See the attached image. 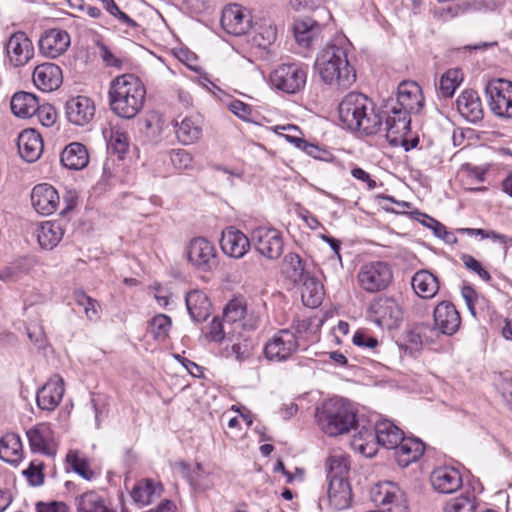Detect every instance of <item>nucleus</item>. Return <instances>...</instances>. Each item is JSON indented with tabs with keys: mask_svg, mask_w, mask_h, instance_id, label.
Here are the masks:
<instances>
[{
	"mask_svg": "<svg viewBox=\"0 0 512 512\" xmlns=\"http://www.w3.org/2000/svg\"><path fill=\"white\" fill-rule=\"evenodd\" d=\"M129 137L126 132L112 129L109 137L108 148L122 157L128 151Z\"/></svg>",
	"mask_w": 512,
	"mask_h": 512,
	"instance_id": "nucleus-55",
	"label": "nucleus"
},
{
	"mask_svg": "<svg viewBox=\"0 0 512 512\" xmlns=\"http://www.w3.org/2000/svg\"><path fill=\"white\" fill-rule=\"evenodd\" d=\"M368 318L383 329L398 328L403 320V310L393 298L385 295L373 299L367 309Z\"/></svg>",
	"mask_w": 512,
	"mask_h": 512,
	"instance_id": "nucleus-10",
	"label": "nucleus"
},
{
	"mask_svg": "<svg viewBox=\"0 0 512 512\" xmlns=\"http://www.w3.org/2000/svg\"><path fill=\"white\" fill-rule=\"evenodd\" d=\"M223 320L236 332L238 329L254 330L258 327L259 316L254 311H248L242 298L230 300L223 310Z\"/></svg>",
	"mask_w": 512,
	"mask_h": 512,
	"instance_id": "nucleus-13",
	"label": "nucleus"
},
{
	"mask_svg": "<svg viewBox=\"0 0 512 512\" xmlns=\"http://www.w3.org/2000/svg\"><path fill=\"white\" fill-rule=\"evenodd\" d=\"M301 288V298L305 306L316 308L322 303L324 296L323 285L314 277L306 276Z\"/></svg>",
	"mask_w": 512,
	"mask_h": 512,
	"instance_id": "nucleus-42",
	"label": "nucleus"
},
{
	"mask_svg": "<svg viewBox=\"0 0 512 512\" xmlns=\"http://www.w3.org/2000/svg\"><path fill=\"white\" fill-rule=\"evenodd\" d=\"M461 260H462L464 266L468 270L476 273L482 280H484L486 282L491 280V276H490L489 272L487 270H485L482 267L481 263L477 259H475L473 256H471L469 254H463L461 256Z\"/></svg>",
	"mask_w": 512,
	"mask_h": 512,
	"instance_id": "nucleus-60",
	"label": "nucleus"
},
{
	"mask_svg": "<svg viewBox=\"0 0 512 512\" xmlns=\"http://www.w3.org/2000/svg\"><path fill=\"white\" fill-rule=\"evenodd\" d=\"M354 345L366 350L372 355L380 354L383 348V342L372 336L366 330H357L352 337Z\"/></svg>",
	"mask_w": 512,
	"mask_h": 512,
	"instance_id": "nucleus-47",
	"label": "nucleus"
},
{
	"mask_svg": "<svg viewBox=\"0 0 512 512\" xmlns=\"http://www.w3.org/2000/svg\"><path fill=\"white\" fill-rule=\"evenodd\" d=\"M498 3L495 0H469L457 4L455 14L470 12H493L497 10Z\"/></svg>",
	"mask_w": 512,
	"mask_h": 512,
	"instance_id": "nucleus-51",
	"label": "nucleus"
},
{
	"mask_svg": "<svg viewBox=\"0 0 512 512\" xmlns=\"http://www.w3.org/2000/svg\"><path fill=\"white\" fill-rule=\"evenodd\" d=\"M144 124L147 132L153 136L160 135L166 126L163 115L157 111L149 112L144 120Z\"/></svg>",
	"mask_w": 512,
	"mask_h": 512,
	"instance_id": "nucleus-58",
	"label": "nucleus"
},
{
	"mask_svg": "<svg viewBox=\"0 0 512 512\" xmlns=\"http://www.w3.org/2000/svg\"><path fill=\"white\" fill-rule=\"evenodd\" d=\"M226 337L232 340L234 331L224 320L221 321L218 318H214L209 325V332L206 334V338L213 342H221Z\"/></svg>",
	"mask_w": 512,
	"mask_h": 512,
	"instance_id": "nucleus-53",
	"label": "nucleus"
},
{
	"mask_svg": "<svg viewBox=\"0 0 512 512\" xmlns=\"http://www.w3.org/2000/svg\"><path fill=\"white\" fill-rule=\"evenodd\" d=\"M411 286L422 299H432L439 291L438 278L428 270L417 271L411 279Z\"/></svg>",
	"mask_w": 512,
	"mask_h": 512,
	"instance_id": "nucleus-34",
	"label": "nucleus"
},
{
	"mask_svg": "<svg viewBox=\"0 0 512 512\" xmlns=\"http://www.w3.org/2000/svg\"><path fill=\"white\" fill-rule=\"evenodd\" d=\"M479 502L474 494H468L451 499L445 506L444 512H476Z\"/></svg>",
	"mask_w": 512,
	"mask_h": 512,
	"instance_id": "nucleus-48",
	"label": "nucleus"
},
{
	"mask_svg": "<svg viewBox=\"0 0 512 512\" xmlns=\"http://www.w3.org/2000/svg\"><path fill=\"white\" fill-rule=\"evenodd\" d=\"M60 161L70 170H81L89 163L88 150L82 143H70L62 151Z\"/></svg>",
	"mask_w": 512,
	"mask_h": 512,
	"instance_id": "nucleus-35",
	"label": "nucleus"
},
{
	"mask_svg": "<svg viewBox=\"0 0 512 512\" xmlns=\"http://www.w3.org/2000/svg\"><path fill=\"white\" fill-rule=\"evenodd\" d=\"M273 131L283 136L288 142L298 147H307L306 141L301 137L300 129L295 125H277L273 127Z\"/></svg>",
	"mask_w": 512,
	"mask_h": 512,
	"instance_id": "nucleus-54",
	"label": "nucleus"
},
{
	"mask_svg": "<svg viewBox=\"0 0 512 512\" xmlns=\"http://www.w3.org/2000/svg\"><path fill=\"white\" fill-rule=\"evenodd\" d=\"M39 109L37 97L29 92H17L11 99V110L13 114L20 118H29L35 115Z\"/></svg>",
	"mask_w": 512,
	"mask_h": 512,
	"instance_id": "nucleus-39",
	"label": "nucleus"
},
{
	"mask_svg": "<svg viewBox=\"0 0 512 512\" xmlns=\"http://www.w3.org/2000/svg\"><path fill=\"white\" fill-rule=\"evenodd\" d=\"M284 266L289 277L295 282H301L307 275L305 265L296 253H288L284 257Z\"/></svg>",
	"mask_w": 512,
	"mask_h": 512,
	"instance_id": "nucleus-49",
	"label": "nucleus"
},
{
	"mask_svg": "<svg viewBox=\"0 0 512 512\" xmlns=\"http://www.w3.org/2000/svg\"><path fill=\"white\" fill-rule=\"evenodd\" d=\"M68 507L63 502H38L36 504V512H67Z\"/></svg>",
	"mask_w": 512,
	"mask_h": 512,
	"instance_id": "nucleus-64",
	"label": "nucleus"
},
{
	"mask_svg": "<svg viewBox=\"0 0 512 512\" xmlns=\"http://www.w3.org/2000/svg\"><path fill=\"white\" fill-rule=\"evenodd\" d=\"M176 137L183 145L198 142L203 134L202 120L199 116H187L176 123Z\"/></svg>",
	"mask_w": 512,
	"mask_h": 512,
	"instance_id": "nucleus-33",
	"label": "nucleus"
},
{
	"mask_svg": "<svg viewBox=\"0 0 512 512\" xmlns=\"http://www.w3.org/2000/svg\"><path fill=\"white\" fill-rule=\"evenodd\" d=\"M277 38V30L271 23L260 24L253 36V42L260 48H267L275 42Z\"/></svg>",
	"mask_w": 512,
	"mask_h": 512,
	"instance_id": "nucleus-52",
	"label": "nucleus"
},
{
	"mask_svg": "<svg viewBox=\"0 0 512 512\" xmlns=\"http://www.w3.org/2000/svg\"><path fill=\"white\" fill-rule=\"evenodd\" d=\"M77 512H114L96 491H87L75 499Z\"/></svg>",
	"mask_w": 512,
	"mask_h": 512,
	"instance_id": "nucleus-41",
	"label": "nucleus"
},
{
	"mask_svg": "<svg viewBox=\"0 0 512 512\" xmlns=\"http://www.w3.org/2000/svg\"><path fill=\"white\" fill-rule=\"evenodd\" d=\"M315 419L323 433L335 437L346 434L355 428L357 412L347 399L333 397L316 407Z\"/></svg>",
	"mask_w": 512,
	"mask_h": 512,
	"instance_id": "nucleus-5",
	"label": "nucleus"
},
{
	"mask_svg": "<svg viewBox=\"0 0 512 512\" xmlns=\"http://www.w3.org/2000/svg\"><path fill=\"white\" fill-rule=\"evenodd\" d=\"M435 326L418 324L409 333L411 342L417 344L433 342L439 333L452 335L460 327L461 317L455 306L449 302H440L434 309Z\"/></svg>",
	"mask_w": 512,
	"mask_h": 512,
	"instance_id": "nucleus-6",
	"label": "nucleus"
},
{
	"mask_svg": "<svg viewBox=\"0 0 512 512\" xmlns=\"http://www.w3.org/2000/svg\"><path fill=\"white\" fill-rule=\"evenodd\" d=\"M424 107L422 88L414 81H403L398 85L396 99H388L382 106L385 116V136L392 145H398L410 132L411 114Z\"/></svg>",
	"mask_w": 512,
	"mask_h": 512,
	"instance_id": "nucleus-1",
	"label": "nucleus"
},
{
	"mask_svg": "<svg viewBox=\"0 0 512 512\" xmlns=\"http://www.w3.org/2000/svg\"><path fill=\"white\" fill-rule=\"evenodd\" d=\"M186 255L189 263L201 272H210L218 265L215 246L203 237H196L189 242Z\"/></svg>",
	"mask_w": 512,
	"mask_h": 512,
	"instance_id": "nucleus-12",
	"label": "nucleus"
},
{
	"mask_svg": "<svg viewBox=\"0 0 512 512\" xmlns=\"http://www.w3.org/2000/svg\"><path fill=\"white\" fill-rule=\"evenodd\" d=\"M64 229L61 224L55 221L43 222L37 230V239L40 246L52 250L62 240Z\"/></svg>",
	"mask_w": 512,
	"mask_h": 512,
	"instance_id": "nucleus-40",
	"label": "nucleus"
},
{
	"mask_svg": "<svg viewBox=\"0 0 512 512\" xmlns=\"http://www.w3.org/2000/svg\"><path fill=\"white\" fill-rule=\"evenodd\" d=\"M298 347L296 334L289 329H281L267 341L264 354L269 361L284 362L298 350Z\"/></svg>",
	"mask_w": 512,
	"mask_h": 512,
	"instance_id": "nucleus-14",
	"label": "nucleus"
},
{
	"mask_svg": "<svg viewBox=\"0 0 512 512\" xmlns=\"http://www.w3.org/2000/svg\"><path fill=\"white\" fill-rule=\"evenodd\" d=\"M34 85L43 92L57 90L63 82L61 68L54 63L37 65L32 75Z\"/></svg>",
	"mask_w": 512,
	"mask_h": 512,
	"instance_id": "nucleus-22",
	"label": "nucleus"
},
{
	"mask_svg": "<svg viewBox=\"0 0 512 512\" xmlns=\"http://www.w3.org/2000/svg\"><path fill=\"white\" fill-rule=\"evenodd\" d=\"M403 431L390 420L384 419L376 422L373 430L359 432V437L354 439L355 448L366 457H373L376 454L375 444L362 443L361 440H376L377 444L387 448L395 449L403 440Z\"/></svg>",
	"mask_w": 512,
	"mask_h": 512,
	"instance_id": "nucleus-7",
	"label": "nucleus"
},
{
	"mask_svg": "<svg viewBox=\"0 0 512 512\" xmlns=\"http://www.w3.org/2000/svg\"><path fill=\"white\" fill-rule=\"evenodd\" d=\"M179 472L193 489L202 490L206 488L204 480L208 476V472L203 469V466L200 463L190 466L185 462H181L179 463Z\"/></svg>",
	"mask_w": 512,
	"mask_h": 512,
	"instance_id": "nucleus-43",
	"label": "nucleus"
},
{
	"mask_svg": "<svg viewBox=\"0 0 512 512\" xmlns=\"http://www.w3.org/2000/svg\"><path fill=\"white\" fill-rule=\"evenodd\" d=\"M26 436L32 452L47 456L56 454L58 443L51 424L47 422L37 423L26 430Z\"/></svg>",
	"mask_w": 512,
	"mask_h": 512,
	"instance_id": "nucleus-16",
	"label": "nucleus"
},
{
	"mask_svg": "<svg viewBox=\"0 0 512 512\" xmlns=\"http://www.w3.org/2000/svg\"><path fill=\"white\" fill-rule=\"evenodd\" d=\"M462 80L463 74L460 69H449L440 78L439 94L444 98L452 97Z\"/></svg>",
	"mask_w": 512,
	"mask_h": 512,
	"instance_id": "nucleus-46",
	"label": "nucleus"
},
{
	"mask_svg": "<svg viewBox=\"0 0 512 512\" xmlns=\"http://www.w3.org/2000/svg\"><path fill=\"white\" fill-rule=\"evenodd\" d=\"M65 114L70 123L84 126L94 118L95 104L87 96H76L66 102Z\"/></svg>",
	"mask_w": 512,
	"mask_h": 512,
	"instance_id": "nucleus-20",
	"label": "nucleus"
},
{
	"mask_svg": "<svg viewBox=\"0 0 512 512\" xmlns=\"http://www.w3.org/2000/svg\"><path fill=\"white\" fill-rule=\"evenodd\" d=\"M74 299L76 303L83 308L84 313L89 320L97 318L99 305L95 299L88 296L82 290L74 292Z\"/></svg>",
	"mask_w": 512,
	"mask_h": 512,
	"instance_id": "nucleus-56",
	"label": "nucleus"
},
{
	"mask_svg": "<svg viewBox=\"0 0 512 512\" xmlns=\"http://www.w3.org/2000/svg\"><path fill=\"white\" fill-rule=\"evenodd\" d=\"M392 280V269L384 261L364 263L357 272V283L367 293H377L385 290Z\"/></svg>",
	"mask_w": 512,
	"mask_h": 512,
	"instance_id": "nucleus-9",
	"label": "nucleus"
},
{
	"mask_svg": "<svg viewBox=\"0 0 512 512\" xmlns=\"http://www.w3.org/2000/svg\"><path fill=\"white\" fill-rule=\"evenodd\" d=\"M371 497L378 506H390L388 507L390 512H405L403 494L399 487L391 482L377 484L371 491Z\"/></svg>",
	"mask_w": 512,
	"mask_h": 512,
	"instance_id": "nucleus-19",
	"label": "nucleus"
},
{
	"mask_svg": "<svg viewBox=\"0 0 512 512\" xmlns=\"http://www.w3.org/2000/svg\"><path fill=\"white\" fill-rule=\"evenodd\" d=\"M230 111L242 120H249L251 116V108L242 101L234 100L229 105Z\"/></svg>",
	"mask_w": 512,
	"mask_h": 512,
	"instance_id": "nucleus-63",
	"label": "nucleus"
},
{
	"mask_svg": "<svg viewBox=\"0 0 512 512\" xmlns=\"http://www.w3.org/2000/svg\"><path fill=\"white\" fill-rule=\"evenodd\" d=\"M328 479H345L349 469V457L343 453L329 456L326 462Z\"/></svg>",
	"mask_w": 512,
	"mask_h": 512,
	"instance_id": "nucleus-45",
	"label": "nucleus"
},
{
	"mask_svg": "<svg viewBox=\"0 0 512 512\" xmlns=\"http://www.w3.org/2000/svg\"><path fill=\"white\" fill-rule=\"evenodd\" d=\"M230 341L232 344L230 346L227 345L221 351L223 357L234 358L238 362H243L251 357L254 344L250 338L239 332L237 336L234 334L233 339Z\"/></svg>",
	"mask_w": 512,
	"mask_h": 512,
	"instance_id": "nucleus-38",
	"label": "nucleus"
},
{
	"mask_svg": "<svg viewBox=\"0 0 512 512\" xmlns=\"http://www.w3.org/2000/svg\"><path fill=\"white\" fill-rule=\"evenodd\" d=\"M163 486L159 481L152 478L139 480L131 491L133 501L139 506H147L160 498Z\"/></svg>",
	"mask_w": 512,
	"mask_h": 512,
	"instance_id": "nucleus-28",
	"label": "nucleus"
},
{
	"mask_svg": "<svg viewBox=\"0 0 512 512\" xmlns=\"http://www.w3.org/2000/svg\"><path fill=\"white\" fill-rule=\"evenodd\" d=\"M338 112L341 122L351 131L369 136L384 130L382 110L376 113L373 100L363 93H348L340 102Z\"/></svg>",
	"mask_w": 512,
	"mask_h": 512,
	"instance_id": "nucleus-2",
	"label": "nucleus"
},
{
	"mask_svg": "<svg viewBox=\"0 0 512 512\" xmlns=\"http://www.w3.org/2000/svg\"><path fill=\"white\" fill-rule=\"evenodd\" d=\"M43 463L37 460L30 462L27 469L23 471V475L27 478L32 486H40L44 483Z\"/></svg>",
	"mask_w": 512,
	"mask_h": 512,
	"instance_id": "nucleus-59",
	"label": "nucleus"
},
{
	"mask_svg": "<svg viewBox=\"0 0 512 512\" xmlns=\"http://www.w3.org/2000/svg\"><path fill=\"white\" fill-rule=\"evenodd\" d=\"M430 481L433 488L443 494L454 493L462 486L460 472L447 466L435 469L431 474Z\"/></svg>",
	"mask_w": 512,
	"mask_h": 512,
	"instance_id": "nucleus-26",
	"label": "nucleus"
},
{
	"mask_svg": "<svg viewBox=\"0 0 512 512\" xmlns=\"http://www.w3.org/2000/svg\"><path fill=\"white\" fill-rule=\"evenodd\" d=\"M64 391L63 378L59 375H53L37 392L38 408L53 411L60 404Z\"/></svg>",
	"mask_w": 512,
	"mask_h": 512,
	"instance_id": "nucleus-21",
	"label": "nucleus"
},
{
	"mask_svg": "<svg viewBox=\"0 0 512 512\" xmlns=\"http://www.w3.org/2000/svg\"><path fill=\"white\" fill-rule=\"evenodd\" d=\"M328 480V499L330 505L337 510L349 507L352 496L348 481L346 479Z\"/></svg>",
	"mask_w": 512,
	"mask_h": 512,
	"instance_id": "nucleus-37",
	"label": "nucleus"
},
{
	"mask_svg": "<svg viewBox=\"0 0 512 512\" xmlns=\"http://www.w3.org/2000/svg\"><path fill=\"white\" fill-rule=\"evenodd\" d=\"M66 462L68 467L83 479L90 481L94 478L95 473L91 469L88 460L80 456L78 451L70 450L66 455Z\"/></svg>",
	"mask_w": 512,
	"mask_h": 512,
	"instance_id": "nucleus-44",
	"label": "nucleus"
},
{
	"mask_svg": "<svg viewBox=\"0 0 512 512\" xmlns=\"http://www.w3.org/2000/svg\"><path fill=\"white\" fill-rule=\"evenodd\" d=\"M59 195L56 189L47 183L36 185L31 193L34 209L42 215H51L59 205Z\"/></svg>",
	"mask_w": 512,
	"mask_h": 512,
	"instance_id": "nucleus-24",
	"label": "nucleus"
},
{
	"mask_svg": "<svg viewBox=\"0 0 512 512\" xmlns=\"http://www.w3.org/2000/svg\"><path fill=\"white\" fill-rule=\"evenodd\" d=\"M459 113L468 121L475 123L483 118L481 100L474 90H464L456 100Z\"/></svg>",
	"mask_w": 512,
	"mask_h": 512,
	"instance_id": "nucleus-29",
	"label": "nucleus"
},
{
	"mask_svg": "<svg viewBox=\"0 0 512 512\" xmlns=\"http://www.w3.org/2000/svg\"><path fill=\"white\" fill-rule=\"evenodd\" d=\"M172 320L165 314H158L150 321V333L159 342H164L169 337Z\"/></svg>",
	"mask_w": 512,
	"mask_h": 512,
	"instance_id": "nucleus-50",
	"label": "nucleus"
},
{
	"mask_svg": "<svg viewBox=\"0 0 512 512\" xmlns=\"http://www.w3.org/2000/svg\"><path fill=\"white\" fill-rule=\"evenodd\" d=\"M20 156L27 162L36 161L43 151V141L34 129L23 130L17 139Z\"/></svg>",
	"mask_w": 512,
	"mask_h": 512,
	"instance_id": "nucleus-27",
	"label": "nucleus"
},
{
	"mask_svg": "<svg viewBox=\"0 0 512 512\" xmlns=\"http://www.w3.org/2000/svg\"><path fill=\"white\" fill-rule=\"evenodd\" d=\"M490 110L498 117L512 118V82L492 79L485 88Z\"/></svg>",
	"mask_w": 512,
	"mask_h": 512,
	"instance_id": "nucleus-11",
	"label": "nucleus"
},
{
	"mask_svg": "<svg viewBox=\"0 0 512 512\" xmlns=\"http://www.w3.org/2000/svg\"><path fill=\"white\" fill-rule=\"evenodd\" d=\"M35 115L41 124L45 127H50L53 125L57 116L55 109L49 104H39V109L36 111Z\"/></svg>",
	"mask_w": 512,
	"mask_h": 512,
	"instance_id": "nucleus-62",
	"label": "nucleus"
},
{
	"mask_svg": "<svg viewBox=\"0 0 512 512\" xmlns=\"http://www.w3.org/2000/svg\"><path fill=\"white\" fill-rule=\"evenodd\" d=\"M314 68L321 80L330 86L347 89L356 81L344 47L328 44L317 54Z\"/></svg>",
	"mask_w": 512,
	"mask_h": 512,
	"instance_id": "nucleus-4",
	"label": "nucleus"
},
{
	"mask_svg": "<svg viewBox=\"0 0 512 512\" xmlns=\"http://www.w3.org/2000/svg\"><path fill=\"white\" fill-rule=\"evenodd\" d=\"M7 55L15 67L25 65L33 57V45L24 32H16L6 44Z\"/></svg>",
	"mask_w": 512,
	"mask_h": 512,
	"instance_id": "nucleus-23",
	"label": "nucleus"
},
{
	"mask_svg": "<svg viewBox=\"0 0 512 512\" xmlns=\"http://www.w3.org/2000/svg\"><path fill=\"white\" fill-rule=\"evenodd\" d=\"M169 159L174 168L178 171L192 168L193 158L185 149H173L169 152Z\"/></svg>",
	"mask_w": 512,
	"mask_h": 512,
	"instance_id": "nucleus-57",
	"label": "nucleus"
},
{
	"mask_svg": "<svg viewBox=\"0 0 512 512\" xmlns=\"http://www.w3.org/2000/svg\"><path fill=\"white\" fill-rule=\"evenodd\" d=\"M0 458L12 465L23 459V446L19 434L9 432L0 438Z\"/></svg>",
	"mask_w": 512,
	"mask_h": 512,
	"instance_id": "nucleus-36",
	"label": "nucleus"
},
{
	"mask_svg": "<svg viewBox=\"0 0 512 512\" xmlns=\"http://www.w3.org/2000/svg\"><path fill=\"white\" fill-rule=\"evenodd\" d=\"M71 43L67 31L59 28H52L44 31L38 41L40 53L47 58H57L63 55Z\"/></svg>",
	"mask_w": 512,
	"mask_h": 512,
	"instance_id": "nucleus-18",
	"label": "nucleus"
},
{
	"mask_svg": "<svg viewBox=\"0 0 512 512\" xmlns=\"http://www.w3.org/2000/svg\"><path fill=\"white\" fill-rule=\"evenodd\" d=\"M424 444L414 437H403L395 450V458L399 466L407 467L417 461L424 453Z\"/></svg>",
	"mask_w": 512,
	"mask_h": 512,
	"instance_id": "nucleus-31",
	"label": "nucleus"
},
{
	"mask_svg": "<svg viewBox=\"0 0 512 512\" xmlns=\"http://www.w3.org/2000/svg\"><path fill=\"white\" fill-rule=\"evenodd\" d=\"M294 37L300 46L310 47L322 32V26L312 18H298L293 24Z\"/></svg>",
	"mask_w": 512,
	"mask_h": 512,
	"instance_id": "nucleus-30",
	"label": "nucleus"
},
{
	"mask_svg": "<svg viewBox=\"0 0 512 512\" xmlns=\"http://www.w3.org/2000/svg\"><path fill=\"white\" fill-rule=\"evenodd\" d=\"M256 250L268 259H277L283 252L281 233L275 228L258 227L251 233Z\"/></svg>",
	"mask_w": 512,
	"mask_h": 512,
	"instance_id": "nucleus-15",
	"label": "nucleus"
},
{
	"mask_svg": "<svg viewBox=\"0 0 512 512\" xmlns=\"http://www.w3.org/2000/svg\"><path fill=\"white\" fill-rule=\"evenodd\" d=\"M429 221L430 224H427V227L433 230L436 237L442 239L447 244H454L457 242L455 234L447 231L446 226L434 218H429Z\"/></svg>",
	"mask_w": 512,
	"mask_h": 512,
	"instance_id": "nucleus-61",
	"label": "nucleus"
},
{
	"mask_svg": "<svg viewBox=\"0 0 512 512\" xmlns=\"http://www.w3.org/2000/svg\"><path fill=\"white\" fill-rule=\"evenodd\" d=\"M185 303L191 319L195 322L205 321L211 313V302L207 295L199 290L186 294Z\"/></svg>",
	"mask_w": 512,
	"mask_h": 512,
	"instance_id": "nucleus-32",
	"label": "nucleus"
},
{
	"mask_svg": "<svg viewBox=\"0 0 512 512\" xmlns=\"http://www.w3.org/2000/svg\"><path fill=\"white\" fill-rule=\"evenodd\" d=\"M221 25L228 34L242 36L252 28L251 13L241 5L230 4L222 12Z\"/></svg>",
	"mask_w": 512,
	"mask_h": 512,
	"instance_id": "nucleus-17",
	"label": "nucleus"
},
{
	"mask_svg": "<svg viewBox=\"0 0 512 512\" xmlns=\"http://www.w3.org/2000/svg\"><path fill=\"white\" fill-rule=\"evenodd\" d=\"M108 96L113 113L124 119H132L143 108L146 89L135 75L123 74L111 81Z\"/></svg>",
	"mask_w": 512,
	"mask_h": 512,
	"instance_id": "nucleus-3",
	"label": "nucleus"
},
{
	"mask_svg": "<svg viewBox=\"0 0 512 512\" xmlns=\"http://www.w3.org/2000/svg\"><path fill=\"white\" fill-rule=\"evenodd\" d=\"M307 65L300 62L278 65L270 74L271 85L284 93L295 94L301 91L307 82Z\"/></svg>",
	"mask_w": 512,
	"mask_h": 512,
	"instance_id": "nucleus-8",
	"label": "nucleus"
},
{
	"mask_svg": "<svg viewBox=\"0 0 512 512\" xmlns=\"http://www.w3.org/2000/svg\"><path fill=\"white\" fill-rule=\"evenodd\" d=\"M220 246L230 257L242 258L250 248V241L243 232L231 226L223 230Z\"/></svg>",
	"mask_w": 512,
	"mask_h": 512,
	"instance_id": "nucleus-25",
	"label": "nucleus"
}]
</instances>
